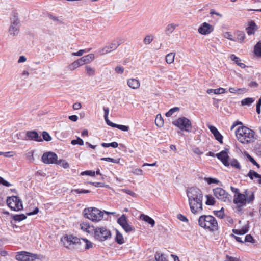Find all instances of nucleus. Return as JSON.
I'll list each match as a JSON object with an SVG mask.
<instances>
[{
  "label": "nucleus",
  "instance_id": "774afa93",
  "mask_svg": "<svg viewBox=\"0 0 261 261\" xmlns=\"http://www.w3.org/2000/svg\"><path fill=\"white\" fill-rule=\"evenodd\" d=\"M69 119L74 122H75L77 120V116L76 115H71L69 117Z\"/></svg>",
  "mask_w": 261,
  "mask_h": 261
},
{
  "label": "nucleus",
  "instance_id": "3c124183",
  "mask_svg": "<svg viewBox=\"0 0 261 261\" xmlns=\"http://www.w3.org/2000/svg\"><path fill=\"white\" fill-rule=\"evenodd\" d=\"M71 192L72 193H76L77 194H82V193L86 194V193H89L90 191L88 190L74 189V190H72L71 191Z\"/></svg>",
  "mask_w": 261,
  "mask_h": 261
},
{
  "label": "nucleus",
  "instance_id": "473e14b6",
  "mask_svg": "<svg viewBox=\"0 0 261 261\" xmlns=\"http://www.w3.org/2000/svg\"><path fill=\"white\" fill-rule=\"evenodd\" d=\"M254 53L256 56L261 57V42L259 41L254 47Z\"/></svg>",
  "mask_w": 261,
  "mask_h": 261
},
{
  "label": "nucleus",
  "instance_id": "20e7f679",
  "mask_svg": "<svg viewBox=\"0 0 261 261\" xmlns=\"http://www.w3.org/2000/svg\"><path fill=\"white\" fill-rule=\"evenodd\" d=\"M198 224L200 227L210 231H216L218 230L219 227L216 219L211 215L201 216L198 219Z\"/></svg>",
  "mask_w": 261,
  "mask_h": 261
},
{
  "label": "nucleus",
  "instance_id": "ddd939ff",
  "mask_svg": "<svg viewBox=\"0 0 261 261\" xmlns=\"http://www.w3.org/2000/svg\"><path fill=\"white\" fill-rule=\"evenodd\" d=\"M15 258L18 261H35L36 259H40L38 255L30 253L26 251L18 252Z\"/></svg>",
  "mask_w": 261,
  "mask_h": 261
},
{
  "label": "nucleus",
  "instance_id": "0e129e2a",
  "mask_svg": "<svg viewBox=\"0 0 261 261\" xmlns=\"http://www.w3.org/2000/svg\"><path fill=\"white\" fill-rule=\"evenodd\" d=\"M26 60H27V58H25V56H21L19 58V59L18 60V63H20L25 62L26 61Z\"/></svg>",
  "mask_w": 261,
  "mask_h": 261
},
{
  "label": "nucleus",
  "instance_id": "ea45409f",
  "mask_svg": "<svg viewBox=\"0 0 261 261\" xmlns=\"http://www.w3.org/2000/svg\"><path fill=\"white\" fill-rule=\"evenodd\" d=\"M82 242V244H83L85 246V248L88 249L92 247V244L91 242L89 241L86 239H81Z\"/></svg>",
  "mask_w": 261,
  "mask_h": 261
},
{
  "label": "nucleus",
  "instance_id": "052dcab7",
  "mask_svg": "<svg viewBox=\"0 0 261 261\" xmlns=\"http://www.w3.org/2000/svg\"><path fill=\"white\" fill-rule=\"evenodd\" d=\"M118 128L124 132H127L129 129L128 126L119 124H118Z\"/></svg>",
  "mask_w": 261,
  "mask_h": 261
},
{
  "label": "nucleus",
  "instance_id": "49530a36",
  "mask_svg": "<svg viewBox=\"0 0 261 261\" xmlns=\"http://www.w3.org/2000/svg\"><path fill=\"white\" fill-rule=\"evenodd\" d=\"M120 159H114L111 158H102L101 159V160L102 161H105L108 162H111L114 163L118 164L119 163Z\"/></svg>",
  "mask_w": 261,
  "mask_h": 261
},
{
  "label": "nucleus",
  "instance_id": "b1692460",
  "mask_svg": "<svg viewBox=\"0 0 261 261\" xmlns=\"http://www.w3.org/2000/svg\"><path fill=\"white\" fill-rule=\"evenodd\" d=\"M140 219L150 224L152 227L155 225L154 220L147 215L141 214L140 215Z\"/></svg>",
  "mask_w": 261,
  "mask_h": 261
},
{
  "label": "nucleus",
  "instance_id": "13d9d810",
  "mask_svg": "<svg viewBox=\"0 0 261 261\" xmlns=\"http://www.w3.org/2000/svg\"><path fill=\"white\" fill-rule=\"evenodd\" d=\"M253 240V238L250 234H248L244 238V242H252Z\"/></svg>",
  "mask_w": 261,
  "mask_h": 261
},
{
  "label": "nucleus",
  "instance_id": "a18cd8bd",
  "mask_svg": "<svg viewBox=\"0 0 261 261\" xmlns=\"http://www.w3.org/2000/svg\"><path fill=\"white\" fill-rule=\"evenodd\" d=\"M27 218V217L24 214L22 215H15L13 217L14 220L20 221L23 220Z\"/></svg>",
  "mask_w": 261,
  "mask_h": 261
},
{
  "label": "nucleus",
  "instance_id": "cd10ccee",
  "mask_svg": "<svg viewBox=\"0 0 261 261\" xmlns=\"http://www.w3.org/2000/svg\"><path fill=\"white\" fill-rule=\"evenodd\" d=\"M86 74L89 76H93L95 75V69L90 66L87 65L85 67Z\"/></svg>",
  "mask_w": 261,
  "mask_h": 261
},
{
  "label": "nucleus",
  "instance_id": "e433bc0d",
  "mask_svg": "<svg viewBox=\"0 0 261 261\" xmlns=\"http://www.w3.org/2000/svg\"><path fill=\"white\" fill-rule=\"evenodd\" d=\"M56 164L60 165L65 169L68 168L69 167V164L66 161L63 160H60L59 161L57 160Z\"/></svg>",
  "mask_w": 261,
  "mask_h": 261
},
{
  "label": "nucleus",
  "instance_id": "9d476101",
  "mask_svg": "<svg viewBox=\"0 0 261 261\" xmlns=\"http://www.w3.org/2000/svg\"><path fill=\"white\" fill-rule=\"evenodd\" d=\"M124 42V40L118 37L114 39L109 45L106 46L101 48L99 53L101 55H104L111 52L113 50H116L118 46Z\"/></svg>",
  "mask_w": 261,
  "mask_h": 261
},
{
  "label": "nucleus",
  "instance_id": "a878e982",
  "mask_svg": "<svg viewBox=\"0 0 261 261\" xmlns=\"http://www.w3.org/2000/svg\"><path fill=\"white\" fill-rule=\"evenodd\" d=\"M177 26L178 24H175L174 23L168 24L165 29L166 34L168 35L171 34L173 32Z\"/></svg>",
  "mask_w": 261,
  "mask_h": 261
},
{
  "label": "nucleus",
  "instance_id": "69168bd1",
  "mask_svg": "<svg viewBox=\"0 0 261 261\" xmlns=\"http://www.w3.org/2000/svg\"><path fill=\"white\" fill-rule=\"evenodd\" d=\"M224 37L229 40H232V35L229 32H226L224 34Z\"/></svg>",
  "mask_w": 261,
  "mask_h": 261
},
{
  "label": "nucleus",
  "instance_id": "7c9ffc66",
  "mask_svg": "<svg viewBox=\"0 0 261 261\" xmlns=\"http://www.w3.org/2000/svg\"><path fill=\"white\" fill-rule=\"evenodd\" d=\"M175 53H170L166 56V62L168 64H171L174 61Z\"/></svg>",
  "mask_w": 261,
  "mask_h": 261
},
{
  "label": "nucleus",
  "instance_id": "2eb2a0df",
  "mask_svg": "<svg viewBox=\"0 0 261 261\" xmlns=\"http://www.w3.org/2000/svg\"><path fill=\"white\" fill-rule=\"evenodd\" d=\"M57 159V155L53 152L44 153L42 156V161L45 164L56 163Z\"/></svg>",
  "mask_w": 261,
  "mask_h": 261
},
{
  "label": "nucleus",
  "instance_id": "2f4dec72",
  "mask_svg": "<svg viewBox=\"0 0 261 261\" xmlns=\"http://www.w3.org/2000/svg\"><path fill=\"white\" fill-rule=\"evenodd\" d=\"M155 123L158 127H162L163 126L164 120L160 114L157 115L155 120Z\"/></svg>",
  "mask_w": 261,
  "mask_h": 261
},
{
  "label": "nucleus",
  "instance_id": "6e6552de",
  "mask_svg": "<svg viewBox=\"0 0 261 261\" xmlns=\"http://www.w3.org/2000/svg\"><path fill=\"white\" fill-rule=\"evenodd\" d=\"M94 238L99 241H104L111 238V233L105 227H98L94 230Z\"/></svg>",
  "mask_w": 261,
  "mask_h": 261
},
{
  "label": "nucleus",
  "instance_id": "bb28decb",
  "mask_svg": "<svg viewBox=\"0 0 261 261\" xmlns=\"http://www.w3.org/2000/svg\"><path fill=\"white\" fill-rule=\"evenodd\" d=\"M82 58L85 64H86L91 63L94 60L95 57L93 54H90L86 56H84Z\"/></svg>",
  "mask_w": 261,
  "mask_h": 261
},
{
  "label": "nucleus",
  "instance_id": "58836bf2",
  "mask_svg": "<svg viewBox=\"0 0 261 261\" xmlns=\"http://www.w3.org/2000/svg\"><path fill=\"white\" fill-rule=\"evenodd\" d=\"M71 143L73 145H75L77 144L79 145H83L84 141L81 138L77 137L76 140H72L71 142Z\"/></svg>",
  "mask_w": 261,
  "mask_h": 261
},
{
  "label": "nucleus",
  "instance_id": "4be33fe9",
  "mask_svg": "<svg viewBox=\"0 0 261 261\" xmlns=\"http://www.w3.org/2000/svg\"><path fill=\"white\" fill-rule=\"evenodd\" d=\"M247 176L251 179L254 178L256 179V182L259 184H261V175L258 174L255 171L250 170L248 172Z\"/></svg>",
  "mask_w": 261,
  "mask_h": 261
},
{
  "label": "nucleus",
  "instance_id": "6e6d98bb",
  "mask_svg": "<svg viewBox=\"0 0 261 261\" xmlns=\"http://www.w3.org/2000/svg\"><path fill=\"white\" fill-rule=\"evenodd\" d=\"M121 191L132 196V197H136L137 196V195L136 194V193H135L134 192H133L132 191L130 190L121 189Z\"/></svg>",
  "mask_w": 261,
  "mask_h": 261
},
{
  "label": "nucleus",
  "instance_id": "c03bdc74",
  "mask_svg": "<svg viewBox=\"0 0 261 261\" xmlns=\"http://www.w3.org/2000/svg\"><path fill=\"white\" fill-rule=\"evenodd\" d=\"M90 49H80L77 52H73L72 53V55L73 56H82L84 53H87L89 51Z\"/></svg>",
  "mask_w": 261,
  "mask_h": 261
},
{
  "label": "nucleus",
  "instance_id": "0eeeda50",
  "mask_svg": "<svg viewBox=\"0 0 261 261\" xmlns=\"http://www.w3.org/2000/svg\"><path fill=\"white\" fill-rule=\"evenodd\" d=\"M61 242L64 247L71 250L77 249L82 245L81 239L72 235L63 237Z\"/></svg>",
  "mask_w": 261,
  "mask_h": 261
},
{
  "label": "nucleus",
  "instance_id": "6ab92c4d",
  "mask_svg": "<svg viewBox=\"0 0 261 261\" xmlns=\"http://www.w3.org/2000/svg\"><path fill=\"white\" fill-rule=\"evenodd\" d=\"M127 86L132 89H138L140 86V81L135 78H130L127 80Z\"/></svg>",
  "mask_w": 261,
  "mask_h": 261
},
{
  "label": "nucleus",
  "instance_id": "f3484780",
  "mask_svg": "<svg viewBox=\"0 0 261 261\" xmlns=\"http://www.w3.org/2000/svg\"><path fill=\"white\" fill-rule=\"evenodd\" d=\"M213 30L214 28L212 25L207 22H204L198 28V31L201 34L206 35L210 34Z\"/></svg>",
  "mask_w": 261,
  "mask_h": 261
},
{
  "label": "nucleus",
  "instance_id": "e2e57ef3",
  "mask_svg": "<svg viewBox=\"0 0 261 261\" xmlns=\"http://www.w3.org/2000/svg\"><path fill=\"white\" fill-rule=\"evenodd\" d=\"M193 151L194 153L198 155H201L203 153V152L199 148H193Z\"/></svg>",
  "mask_w": 261,
  "mask_h": 261
},
{
  "label": "nucleus",
  "instance_id": "dca6fc26",
  "mask_svg": "<svg viewBox=\"0 0 261 261\" xmlns=\"http://www.w3.org/2000/svg\"><path fill=\"white\" fill-rule=\"evenodd\" d=\"M117 222L127 233H129L133 231V228L130 225L128 224L127 218L124 215H122L118 219Z\"/></svg>",
  "mask_w": 261,
  "mask_h": 261
},
{
  "label": "nucleus",
  "instance_id": "f03ea898",
  "mask_svg": "<svg viewBox=\"0 0 261 261\" xmlns=\"http://www.w3.org/2000/svg\"><path fill=\"white\" fill-rule=\"evenodd\" d=\"M255 198L254 192L247 190H245L243 193H238L234 195L233 202L236 205V211L238 213H241L243 207L247 203H252Z\"/></svg>",
  "mask_w": 261,
  "mask_h": 261
},
{
  "label": "nucleus",
  "instance_id": "39448f33",
  "mask_svg": "<svg viewBox=\"0 0 261 261\" xmlns=\"http://www.w3.org/2000/svg\"><path fill=\"white\" fill-rule=\"evenodd\" d=\"M83 214L85 217L93 222H99L103 217V212L96 207L85 208Z\"/></svg>",
  "mask_w": 261,
  "mask_h": 261
},
{
  "label": "nucleus",
  "instance_id": "c85d7f7f",
  "mask_svg": "<svg viewBox=\"0 0 261 261\" xmlns=\"http://www.w3.org/2000/svg\"><path fill=\"white\" fill-rule=\"evenodd\" d=\"M225 92H226L225 89L223 88H219L218 89H208L207 90V93L208 94H211L212 93H214L215 94H219L224 93H225Z\"/></svg>",
  "mask_w": 261,
  "mask_h": 261
},
{
  "label": "nucleus",
  "instance_id": "37998d69",
  "mask_svg": "<svg viewBox=\"0 0 261 261\" xmlns=\"http://www.w3.org/2000/svg\"><path fill=\"white\" fill-rule=\"evenodd\" d=\"M114 70L115 72L118 74H122L124 71V68L120 65H117L115 68Z\"/></svg>",
  "mask_w": 261,
  "mask_h": 261
},
{
  "label": "nucleus",
  "instance_id": "4c0bfd02",
  "mask_svg": "<svg viewBox=\"0 0 261 261\" xmlns=\"http://www.w3.org/2000/svg\"><path fill=\"white\" fill-rule=\"evenodd\" d=\"M254 101V99L252 98H246L243 99L241 101L242 105H250Z\"/></svg>",
  "mask_w": 261,
  "mask_h": 261
},
{
  "label": "nucleus",
  "instance_id": "338daca9",
  "mask_svg": "<svg viewBox=\"0 0 261 261\" xmlns=\"http://www.w3.org/2000/svg\"><path fill=\"white\" fill-rule=\"evenodd\" d=\"M81 108V104L80 103H75L73 105V108L74 110H79Z\"/></svg>",
  "mask_w": 261,
  "mask_h": 261
},
{
  "label": "nucleus",
  "instance_id": "5701e85b",
  "mask_svg": "<svg viewBox=\"0 0 261 261\" xmlns=\"http://www.w3.org/2000/svg\"><path fill=\"white\" fill-rule=\"evenodd\" d=\"M81 229L86 232L91 233L94 228L93 226L90 225L88 223L83 222L80 224Z\"/></svg>",
  "mask_w": 261,
  "mask_h": 261
},
{
  "label": "nucleus",
  "instance_id": "79ce46f5",
  "mask_svg": "<svg viewBox=\"0 0 261 261\" xmlns=\"http://www.w3.org/2000/svg\"><path fill=\"white\" fill-rule=\"evenodd\" d=\"M206 204L207 205H214L215 204V199L211 195H206Z\"/></svg>",
  "mask_w": 261,
  "mask_h": 261
},
{
  "label": "nucleus",
  "instance_id": "a211bd4d",
  "mask_svg": "<svg viewBox=\"0 0 261 261\" xmlns=\"http://www.w3.org/2000/svg\"><path fill=\"white\" fill-rule=\"evenodd\" d=\"M26 137L27 140H34L38 142L42 141L41 136L39 135L37 132L34 130L27 132Z\"/></svg>",
  "mask_w": 261,
  "mask_h": 261
},
{
  "label": "nucleus",
  "instance_id": "a19ab883",
  "mask_svg": "<svg viewBox=\"0 0 261 261\" xmlns=\"http://www.w3.org/2000/svg\"><path fill=\"white\" fill-rule=\"evenodd\" d=\"M156 261H165L166 258L163 254L157 252L155 255Z\"/></svg>",
  "mask_w": 261,
  "mask_h": 261
},
{
  "label": "nucleus",
  "instance_id": "aec40b11",
  "mask_svg": "<svg viewBox=\"0 0 261 261\" xmlns=\"http://www.w3.org/2000/svg\"><path fill=\"white\" fill-rule=\"evenodd\" d=\"M208 128L214 136L215 139L221 143H222L223 136L218 132L217 128L212 125H209Z\"/></svg>",
  "mask_w": 261,
  "mask_h": 261
},
{
  "label": "nucleus",
  "instance_id": "f8f14e48",
  "mask_svg": "<svg viewBox=\"0 0 261 261\" xmlns=\"http://www.w3.org/2000/svg\"><path fill=\"white\" fill-rule=\"evenodd\" d=\"M8 206L12 210L18 211L22 210V202L17 196H12L7 199Z\"/></svg>",
  "mask_w": 261,
  "mask_h": 261
},
{
  "label": "nucleus",
  "instance_id": "393cba45",
  "mask_svg": "<svg viewBox=\"0 0 261 261\" xmlns=\"http://www.w3.org/2000/svg\"><path fill=\"white\" fill-rule=\"evenodd\" d=\"M249 227L248 225H245L242 228L239 229H233V232L238 235L243 236L248 231Z\"/></svg>",
  "mask_w": 261,
  "mask_h": 261
},
{
  "label": "nucleus",
  "instance_id": "09e8293b",
  "mask_svg": "<svg viewBox=\"0 0 261 261\" xmlns=\"http://www.w3.org/2000/svg\"><path fill=\"white\" fill-rule=\"evenodd\" d=\"M42 137L43 139L46 141H49L51 140V136L49 135V134L47 132L45 131L43 132Z\"/></svg>",
  "mask_w": 261,
  "mask_h": 261
},
{
  "label": "nucleus",
  "instance_id": "423d86ee",
  "mask_svg": "<svg viewBox=\"0 0 261 261\" xmlns=\"http://www.w3.org/2000/svg\"><path fill=\"white\" fill-rule=\"evenodd\" d=\"M216 156L218 159L221 160L225 166H229L230 165L236 169H240L241 168V166L237 160L235 159H231L230 161H229L228 149H225V150H222L220 153L216 154Z\"/></svg>",
  "mask_w": 261,
  "mask_h": 261
},
{
  "label": "nucleus",
  "instance_id": "8fccbe9b",
  "mask_svg": "<svg viewBox=\"0 0 261 261\" xmlns=\"http://www.w3.org/2000/svg\"><path fill=\"white\" fill-rule=\"evenodd\" d=\"M33 153H34L33 151H30L26 154L27 159L29 160L31 162H33L34 160V159L33 157Z\"/></svg>",
  "mask_w": 261,
  "mask_h": 261
},
{
  "label": "nucleus",
  "instance_id": "412c9836",
  "mask_svg": "<svg viewBox=\"0 0 261 261\" xmlns=\"http://www.w3.org/2000/svg\"><path fill=\"white\" fill-rule=\"evenodd\" d=\"M257 29L258 27L256 23L254 21H251L249 22L248 26L246 28V30L248 35H251L254 34L255 31L257 30Z\"/></svg>",
  "mask_w": 261,
  "mask_h": 261
},
{
  "label": "nucleus",
  "instance_id": "9b49d317",
  "mask_svg": "<svg viewBox=\"0 0 261 261\" xmlns=\"http://www.w3.org/2000/svg\"><path fill=\"white\" fill-rule=\"evenodd\" d=\"M213 193L217 198L222 201L226 203H229L231 201V196L222 188L214 189Z\"/></svg>",
  "mask_w": 261,
  "mask_h": 261
},
{
  "label": "nucleus",
  "instance_id": "c9c22d12",
  "mask_svg": "<svg viewBox=\"0 0 261 261\" xmlns=\"http://www.w3.org/2000/svg\"><path fill=\"white\" fill-rule=\"evenodd\" d=\"M153 36L152 35H148L145 36L143 39V43L145 45L149 44L153 40Z\"/></svg>",
  "mask_w": 261,
  "mask_h": 261
},
{
  "label": "nucleus",
  "instance_id": "f257e3e1",
  "mask_svg": "<svg viewBox=\"0 0 261 261\" xmlns=\"http://www.w3.org/2000/svg\"><path fill=\"white\" fill-rule=\"evenodd\" d=\"M187 194L191 212L193 214L201 212L203 194L201 190L196 188L191 187L187 190Z\"/></svg>",
  "mask_w": 261,
  "mask_h": 261
},
{
  "label": "nucleus",
  "instance_id": "864d4df0",
  "mask_svg": "<svg viewBox=\"0 0 261 261\" xmlns=\"http://www.w3.org/2000/svg\"><path fill=\"white\" fill-rule=\"evenodd\" d=\"M95 174V172L92 171H89V170L82 172L81 173V175H88V176H94Z\"/></svg>",
  "mask_w": 261,
  "mask_h": 261
},
{
  "label": "nucleus",
  "instance_id": "7ed1b4c3",
  "mask_svg": "<svg viewBox=\"0 0 261 261\" xmlns=\"http://www.w3.org/2000/svg\"><path fill=\"white\" fill-rule=\"evenodd\" d=\"M235 133L238 140L242 144H247L254 141L255 132L246 126L239 127Z\"/></svg>",
  "mask_w": 261,
  "mask_h": 261
},
{
  "label": "nucleus",
  "instance_id": "f704fd0d",
  "mask_svg": "<svg viewBox=\"0 0 261 261\" xmlns=\"http://www.w3.org/2000/svg\"><path fill=\"white\" fill-rule=\"evenodd\" d=\"M116 241L119 244H122L124 243L122 234L118 231H117Z\"/></svg>",
  "mask_w": 261,
  "mask_h": 261
},
{
  "label": "nucleus",
  "instance_id": "bf43d9fd",
  "mask_svg": "<svg viewBox=\"0 0 261 261\" xmlns=\"http://www.w3.org/2000/svg\"><path fill=\"white\" fill-rule=\"evenodd\" d=\"M177 218L181 221L187 222L188 221V219L182 214L177 215Z\"/></svg>",
  "mask_w": 261,
  "mask_h": 261
},
{
  "label": "nucleus",
  "instance_id": "680f3d73",
  "mask_svg": "<svg viewBox=\"0 0 261 261\" xmlns=\"http://www.w3.org/2000/svg\"><path fill=\"white\" fill-rule=\"evenodd\" d=\"M133 173L137 175H141L143 174V171L141 169H136L133 171Z\"/></svg>",
  "mask_w": 261,
  "mask_h": 261
},
{
  "label": "nucleus",
  "instance_id": "c756f323",
  "mask_svg": "<svg viewBox=\"0 0 261 261\" xmlns=\"http://www.w3.org/2000/svg\"><path fill=\"white\" fill-rule=\"evenodd\" d=\"M230 59L242 68H245V64L244 63H241V60L238 57H236L234 55H231L230 56Z\"/></svg>",
  "mask_w": 261,
  "mask_h": 261
},
{
  "label": "nucleus",
  "instance_id": "5fc2aeb1",
  "mask_svg": "<svg viewBox=\"0 0 261 261\" xmlns=\"http://www.w3.org/2000/svg\"><path fill=\"white\" fill-rule=\"evenodd\" d=\"M246 156L247 159L254 165L256 166L257 168L259 167V165L258 164L256 163V162L255 161V160L250 156L249 154H246Z\"/></svg>",
  "mask_w": 261,
  "mask_h": 261
},
{
  "label": "nucleus",
  "instance_id": "4d7b16f0",
  "mask_svg": "<svg viewBox=\"0 0 261 261\" xmlns=\"http://www.w3.org/2000/svg\"><path fill=\"white\" fill-rule=\"evenodd\" d=\"M80 67V65L78 64L76 61L73 62L72 64H71L69 66V68L71 70H74L78 67Z\"/></svg>",
  "mask_w": 261,
  "mask_h": 261
},
{
  "label": "nucleus",
  "instance_id": "4468645a",
  "mask_svg": "<svg viewBox=\"0 0 261 261\" xmlns=\"http://www.w3.org/2000/svg\"><path fill=\"white\" fill-rule=\"evenodd\" d=\"M20 27V21L19 19L14 16L11 19V25L9 28V33L11 36H15L19 32Z\"/></svg>",
  "mask_w": 261,
  "mask_h": 261
},
{
  "label": "nucleus",
  "instance_id": "de8ad7c7",
  "mask_svg": "<svg viewBox=\"0 0 261 261\" xmlns=\"http://www.w3.org/2000/svg\"><path fill=\"white\" fill-rule=\"evenodd\" d=\"M179 110V108L175 107L172 109H171L168 112L166 113V116L167 117H170L173 114V113L178 111Z\"/></svg>",
  "mask_w": 261,
  "mask_h": 261
},
{
  "label": "nucleus",
  "instance_id": "603ef678",
  "mask_svg": "<svg viewBox=\"0 0 261 261\" xmlns=\"http://www.w3.org/2000/svg\"><path fill=\"white\" fill-rule=\"evenodd\" d=\"M245 38V34L242 32L237 33V39L240 42H242Z\"/></svg>",
  "mask_w": 261,
  "mask_h": 261
},
{
  "label": "nucleus",
  "instance_id": "72a5a7b5",
  "mask_svg": "<svg viewBox=\"0 0 261 261\" xmlns=\"http://www.w3.org/2000/svg\"><path fill=\"white\" fill-rule=\"evenodd\" d=\"M204 180L207 182L208 185H211L212 184H218L220 182V181L215 178L212 177H204Z\"/></svg>",
  "mask_w": 261,
  "mask_h": 261
},
{
  "label": "nucleus",
  "instance_id": "1a4fd4ad",
  "mask_svg": "<svg viewBox=\"0 0 261 261\" xmlns=\"http://www.w3.org/2000/svg\"><path fill=\"white\" fill-rule=\"evenodd\" d=\"M173 125H175L181 130L190 132L192 129V124L189 119L182 117L172 122Z\"/></svg>",
  "mask_w": 261,
  "mask_h": 261
}]
</instances>
